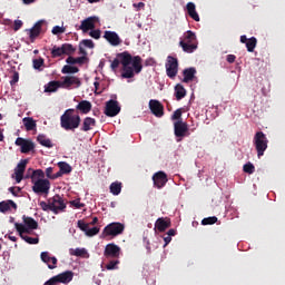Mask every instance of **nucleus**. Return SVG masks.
Here are the masks:
<instances>
[{
    "label": "nucleus",
    "instance_id": "a878e982",
    "mask_svg": "<svg viewBox=\"0 0 285 285\" xmlns=\"http://www.w3.org/2000/svg\"><path fill=\"white\" fill-rule=\"evenodd\" d=\"M195 75H197V69H195V67L184 69L183 71L184 83H190V81L195 79Z\"/></svg>",
    "mask_w": 285,
    "mask_h": 285
},
{
    "label": "nucleus",
    "instance_id": "de8ad7c7",
    "mask_svg": "<svg viewBox=\"0 0 285 285\" xmlns=\"http://www.w3.org/2000/svg\"><path fill=\"white\" fill-rule=\"evenodd\" d=\"M181 115H183L181 108L176 109L171 116L173 121H179V119H181Z\"/></svg>",
    "mask_w": 285,
    "mask_h": 285
},
{
    "label": "nucleus",
    "instance_id": "c85d7f7f",
    "mask_svg": "<svg viewBox=\"0 0 285 285\" xmlns=\"http://www.w3.org/2000/svg\"><path fill=\"white\" fill-rule=\"evenodd\" d=\"M61 88L60 80H52L45 85V92H57Z\"/></svg>",
    "mask_w": 285,
    "mask_h": 285
},
{
    "label": "nucleus",
    "instance_id": "bb28decb",
    "mask_svg": "<svg viewBox=\"0 0 285 285\" xmlns=\"http://www.w3.org/2000/svg\"><path fill=\"white\" fill-rule=\"evenodd\" d=\"M187 13L194 21H199V13H197V8L194 2H188L186 4Z\"/></svg>",
    "mask_w": 285,
    "mask_h": 285
},
{
    "label": "nucleus",
    "instance_id": "20e7f679",
    "mask_svg": "<svg viewBox=\"0 0 285 285\" xmlns=\"http://www.w3.org/2000/svg\"><path fill=\"white\" fill-rule=\"evenodd\" d=\"M253 145L255 146L258 159L264 157V154L268 150V138L266 134H264V131H257L254 135Z\"/></svg>",
    "mask_w": 285,
    "mask_h": 285
},
{
    "label": "nucleus",
    "instance_id": "473e14b6",
    "mask_svg": "<svg viewBox=\"0 0 285 285\" xmlns=\"http://www.w3.org/2000/svg\"><path fill=\"white\" fill-rule=\"evenodd\" d=\"M175 97L177 101H181L186 97V89L179 83L175 87Z\"/></svg>",
    "mask_w": 285,
    "mask_h": 285
},
{
    "label": "nucleus",
    "instance_id": "bf43d9fd",
    "mask_svg": "<svg viewBox=\"0 0 285 285\" xmlns=\"http://www.w3.org/2000/svg\"><path fill=\"white\" fill-rule=\"evenodd\" d=\"M164 242H165L164 248H166V246H168V245L170 244V242H173V237H171V236H168V234H166V235L164 236Z\"/></svg>",
    "mask_w": 285,
    "mask_h": 285
},
{
    "label": "nucleus",
    "instance_id": "7c9ffc66",
    "mask_svg": "<svg viewBox=\"0 0 285 285\" xmlns=\"http://www.w3.org/2000/svg\"><path fill=\"white\" fill-rule=\"evenodd\" d=\"M10 208H13L14 210H17V203H14L13 200H7V202L0 203V213H8Z\"/></svg>",
    "mask_w": 285,
    "mask_h": 285
},
{
    "label": "nucleus",
    "instance_id": "79ce46f5",
    "mask_svg": "<svg viewBox=\"0 0 285 285\" xmlns=\"http://www.w3.org/2000/svg\"><path fill=\"white\" fill-rule=\"evenodd\" d=\"M63 48L62 47H57L53 46V48L51 49V57L52 59H57V57H63Z\"/></svg>",
    "mask_w": 285,
    "mask_h": 285
},
{
    "label": "nucleus",
    "instance_id": "4c0bfd02",
    "mask_svg": "<svg viewBox=\"0 0 285 285\" xmlns=\"http://www.w3.org/2000/svg\"><path fill=\"white\" fill-rule=\"evenodd\" d=\"M31 150H35V142H32L31 140L24 141V145H22L21 147V153L23 155H28V153H30Z\"/></svg>",
    "mask_w": 285,
    "mask_h": 285
},
{
    "label": "nucleus",
    "instance_id": "f3484780",
    "mask_svg": "<svg viewBox=\"0 0 285 285\" xmlns=\"http://www.w3.org/2000/svg\"><path fill=\"white\" fill-rule=\"evenodd\" d=\"M26 166H28V160L22 159L14 168V175H12V177L16 179L17 184H21V181L23 180Z\"/></svg>",
    "mask_w": 285,
    "mask_h": 285
},
{
    "label": "nucleus",
    "instance_id": "9d476101",
    "mask_svg": "<svg viewBox=\"0 0 285 285\" xmlns=\"http://www.w3.org/2000/svg\"><path fill=\"white\" fill-rule=\"evenodd\" d=\"M121 255V247L115 243H109L106 245L104 250V257L107 259H119Z\"/></svg>",
    "mask_w": 285,
    "mask_h": 285
},
{
    "label": "nucleus",
    "instance_id": "393cba45",
    "mask_svg": "<svg viewBox=\"0 0 285 285\" xmlns=\"http://www.w3.org/2000/svg\"><path fill=\"white\" fill-rule=\"evenodd\" d=\"M76 110L81 115H88L92 110V102L88 100H81L77 106Z\"/></svg>",
    "mask_w": 285,
    "mask_h": 285
},
{
    "label": "nucleus",
    "instance_id": "774afa93",
    "mask_svg": "<svg viewBox=\"0 0 285 285\" xmlns=\"http://www.w3.org/2000/svg\"><path fill=\"white\" fill-rule=\"evenodd\" d=\"M176 235H177V230H175V229H169L167 232V236H169V237H175Z\"/></svg>",
    "mask_w": 285,
    "mask_h": 285
},
{
    "label": "nucleus",
    "instance_id": "c03bdc74",
    "mask_svg": "<svg viewBox=\"0 0 285 285\" xmlns=\"http://www.w3.org/2000/svg\"><path fill=\"white\" fill-rule=\"evenodd\" d=\"M203 226H210L213 224H217V217L216 216H212V217H207L204 218L202 220Z\"/></svg>",
    "mask_w": 285,
    "mask_h": 285
},
{
    "label": "nucleus",
    "instance_id": "ea45409f",
    "mask_svg": "<svg viewBox=\"0 0 285 285\" xmlns=\"http://www.w3.org/2000/svg\"><path fill=\"white\" fill-rule=\"evenodd\" d=\"M69 253L75 257H86V255H88V250H86V248H76V249L71 248Z\"/></svg>",
    "mask_w": 285,
    "mask_h": 285
},
{
    "label": "nucleus",
    "instance_id": "72a5a7b5",
    "mask_svg": "<svg viewBox=\"0 0 285 285\" xmlns=\"http://www.w3.org/2000/svg\"><path fill=\"white\" fill-rule=\"evenodd\" d=\"M58 167L63 175H70L72 173V167L66 161L58 163Z\"/></svg>",
    "mask_w": 285,
    "mask_h": 285
},
{
    "label": "nucleus",
    "instance_id": "0e129e2a",
    "mask_svg": "<svg viewBox=\"0 0 285 285\" xmlns=\"http://www.w3.org/2000/svg\"><path fill=\"white\" fill-rule=\"evenodd\" d=\"M236 59H237V57L235 55H228L227 56V62L228 63H235Z\"/></svg>",
    "mask_w": 285,
    "mask_h": 285
},
{
    "label": "nucleus",
    "instance_id": "8fccbe9b",
    "mask_svg": "<svg viewBox=\"0 0 285 285\" xmlns=\"http://www.w3.org/2000/svg\"><path fill=\"white\" fill-rule=\"evenodd\" d=\"M89 36L92 37V39H101V30L99 29H91V31L89 32Z\"/></svg>",
    "mask_w": 285,
    "mask_h": 285
},
{
    "label": "nucleus",
    "instance_id": "603ef678",
    "mask_svg": "<svg viewBox=\"0 0 285 285\" xmlns=\"http://www.w3.org/2000/svg\"><path fill=\"white\" fill-rule=\"evenodd\" d=\"M16 83H19V72L13 71V75L10 80V86H14Z\"/></svg>",
    "mask_w": 285,
    "mask_h": 285
},
{
    "label": "nucleus",
    "instance_id": "f03ea898",
    "mask_svg": "<svg viewBox=\"0 0 285 285\" xmlns=\"http://www.w3.org/2000/svg\"><path fill=\"white\" fill-rule=\"evenodd\" d=\"M60 126L63 130L75 132L81 126V116L77 114L76 109H67L60 117Z\"/></svg>",
    "mask_w": 285,
    "mask_h": 285
},
{
    "label": "nucleus",
    "instance_id": "c756f323",
    "mask_svg": "<svg viewBox=\"0 0 285 285\" xmlns=\"http://www.w3.org/2000/svg\"><path fill=\"white\" fill-rule=\"evenodd\" d=\"M37 141L40 144V146H43L45 148L55 147V144H52V140L50 138H47L46 135L43 134L38 135Z\"/></svg>",
    "mask_w": 285,
    "mask_h": 285
},
{
    "label": "nucleus",
    "instance_id": "b1692460",
    "mask_svg": "<svg viewBox=\"0 0 285 285\" xmlns=\"http://www.w3.org/2000/svg\"><path fill=\"white\" fill-rule=\"evenodd\" d=\"M95 126H97V120L95 118H91V117H86L82 120V125L80 127V130L82 132H89V130H92L95 128Z\"/></svg>",
    "mask_w": 285,
    "mask_h": 285
},
{
    "label": "nucleus",
    "instance_id": "a211bd4d",
    "mask_svg": "<svg viewBox=\"0 0 285 285\" xmlns=\"http://www.w3.org/2000/svg\"><path fill=\"white\" fill-rule=\"evenodd\" d=\"M153 181L156 188H164L168 184V175L164 171H157L153 176Z\"/></svg>",
    "mask_w": 285,
    "mask_h": 285
},
{
    "label": "nucleus",
    "instance_id": "6e6d98bb",
    "mask_svg": "<svg viewBox=\"0 0 285 285\" xmlns=\"http://www.w3.org/2000/svg\"><path fill=\"white\" fill-rule=\"evenodd\" d=\"M57 284H60L59 283V277L57 275L51 277L49 281L46 282V285H57Z\"/></svg>",
    "mask_w": 285,
    "mask_h": 285
},
{
    "label": "nucleus",
    "instance_id": "a19ab883",
    "mask_svg": "<svg viewBox=\"0 0 285 285\" xmlns=\"http://www.w3.org/2000/svg\"><path fill=\"white\" fill-rule=\"evenodd\" d=\"M62 52H63V55H68V56H70V55H75V52H76V50H77V48H75L72 45H70V43H63L62 46Z\"/></svg>",
    "mask_w": 285,
    "mask_h": 285
},
{
    "label": "nucleus",
    "instance_id": "a18cd8bd",
    "mask_svg": "<svg viewBox=\"0 0 285 285\" xmlns=\"http://www.w3.org/2000/svg\"><path fill=\"white\" fill-rule=\"evenodd\" d=\"M243 170L244 173H247V175H253V173H255V165L247 163L244 165Z\"/></svg>",
    "mask_w": 285,
    "mask_h": 285
},
{
    "label": "nucleus",
    "instance_id": "49530a36",
    "mask_svg": "<svg viewBox=\"0 0 285 285\" xmlns=\"http://www.w3.org/2000/svg\"><path fill=\"white\" fill-rule=\"evenodd\" d=\"M70 206H73V208H78L81 209L83 208V206H86V204L81 203V199H75L70 202Z\"/></svg>",
    "mask_w": 285,
    "mask_h": 285
},
{
    "label": "nucleus",
    "instance_id": "338daca9",
    "mask_svg": "<svg viewBox=\"0 0 285 285\" xmlns=\"http://www.w3.org/2000/svg\"><path fill=\"white\" fill-rule=\"evenodd\" d=\"M86 59H88L86 56H82V57H78L76 58V63H83L86 61Z\"/></svg>",
    "mask_w": 285,
    "mask_h": 285
},
{
    "label": "nucleus",
    "instance_id": "6e6552de",
    "mask_svg": "<svg viewBox=\"0 0 285 285\" xmlns=\"http://www.w3.org/2000/svg\"><path fill=\"white\" fill-rule=\"evenodd\" d=\"M81 80L75 76H62L60 80V88L70 90L71 88H80Z\"/></svg>",
    "mask_w": 285,
    "mask_h": 285
},
{
    "label": "nucleus",
    "instance_id": "f704fd0d",
    "mask_svg": "<svg viewBox=\"0 0 285 285\" xmlns=\"http://www.w3.org/2000/svg\"><path fill=\"white\" fill-rule=\"evenodd\" d=\"M247 52H255V48H257V38L252 37L246 41Z\"/></svg>",
    "mask_w": 285,
    "mask_h": 285
},
{
    "label": "nucleus",
    "instance_id": "37998d69",
    "mask_svg": "<svg viewBox=\"0 0 285 285\" xmlns=\"http://www.w3.org/2000/svg\"><path fill=\"white\" fill-rule=\"evenodd\" d=\"M109 188L111 195H119L121 193V183H112Z\"/></svg>",
    "mask_w": 285,
    "mask_h": 285
},
{
    "label": "nucleus",
    "instance_id": "5701e85b",
    "mask_svg": "<svg viewBox=\"0 0 285 285\" xmlns=\"http://www.w3.org/2000/svg\"><path fill=\"white\" fill-rule=\"evenodd\" d=\"M22 222V225L26 226V228H28V233H30V230H37L39 228V223H37V220H35V218L30 216L23 215Z\"/></svg>",
    "mask_w": 285,
    "mask_h": 285
},
{
    "label": "nucleus",
    "instance_id": "7ed1b4c3",
    "mask_svg": "<svg viewBox=\"0 0 285 285\" xmlns=\"http://www.w3.org/2000/svg\"><path fill=\"white\" fill-rule=\"evenodd\" d=\"M179 46L184 52L188 55L197 50V36L195 32L188 30L184 33L183 39L179 41Z\"/></svg>",
    "mask_w": 285,
    "mask_h": 285
},
{
    "label": "nucleus",
    "instance_id": "0eeeda50",
    "mask_svg": "<svg viewBox=\"0 0 285 285\" xmlns=\"http://www.w3.org/2000/svg\"><path fill=\"white\" fill-rule=\"evenodd\" d=\"M31 184L33 185L32 190L36 195H48L50 193V180L48 179L33 180Z\"/></svg>",
    "mask_w": 285,
    "mask_h": 285
},
{
    "label": "nucleus",
    "instance_id": "4468645a",
    "mask_svg": "<svg viewBox=\"0 0 285 285\" xmlns=\"http://www.w3.org/2000/svg\"><path fill=\"white\" fill-rule=\"evenodd\" d=\"M78 228L85 233L87 237H95V235H99V227H92L90 228V224L83 222V220H78Z\"/></svg>",
    "mask_w": 285,
    "mask_h": 285
},
{
    "label": "nucleus",
    "instance_id": "c9c22d12",
    "mask_svg": "<svg viewBox=\"0 0 285 285\" xmlns=\"http://www.w3.org/2000/svg\"><path fill=\"white\" fill-rule=\"evenodd\" d=\"M62 75H77L79 72V69L77 67L65 65L61 69Z\"/></svg>",
    "mask_w": 285,
    "mask_h": 285
},
{
    "label": "nucleus",
    "instance_id": "ddd939ff",
    "mask_svg": "<svg viewBox=\"0 0 285 285\" xmlns=\"http://www.w3.org/2000/svg\"><path fill=\"white\" fill-rule=\"evenodd\" d=\"M121 112V107H119V102L116 100H108L105 107V115L107 117H117V115Z\"/></svg>",
    "mask_w": 285,
    "mask_h": 285
},
{
    "label": "nucleus",
    "instance_id": "aec40b11",
    "mask_svg": "<svg viewBox=\"0 0 285 285\" xmlns=\"http://www.w3.org/2000/svg\"><path fill=\"white\" fill-rule=\"evenodd\" d=\"M104 39H106V41H108V43L115 48H117V46H121V38L115 31H105Z\"/></svg>",
    "mask_w": 285,
    "mask_h": 285
},
{
    "label": "nucleus",
    "instance_id": "09e8293b",
    "mask_svg": "<svg viewBox=\"0 0 285 285\" xmlns=\"http://www.w3.org/2000/svg\"><path fill=\"white\" fill-rule=\"evenodd\" d=\"M39 206H40V208H42V210H45V212H47V210H52V207H51V205H50V198L48 199V203H46V202H40L39 203Z\"/></svg>",
    "mask_w": 285,
    "mask_h": 285
},
{
    "label": "nucleus",
    "instance_id": "f257e3e1",
    "mask_svg": "<svg viewBox=\"0 0 285 285\" xmlns=\"http://www.w3.org/2000/svg\"><path fill=\"white\" fill-rule=\"evenodd\" d=\"M119 63L122 66V79H132L135 73L139 75V72L144 70L141 58L139 56L132 57V55H130L128 51H124L117 55V58H115L110 65L111 70H117L119 68Z\"/></svg>",
    "mask_w": 285,
    "mask_h": 285
},
{
    "label": "nucleus",
    "instance_id": "9b49d317",
    "mask_svg": "<svg viewBox=\"0 0 285 285\" xmlns=\"http://www.w3.org/2000/svg\"><path fill=\"white\" fill-rule=\"evenodd\" d=\"M14 228L19 234V237H21V239H23L27 244H39V237L32 238L28 235H23L24 233H30L28 232V228H26V225L21 223H14Z\"/></svg>",
    "mask_w": 285,
    "mask_h": 285
},
{
    "label": "nucleus",
    "instance_id": "5fc2aeb1",
    "mask_svg": "<svg viewBox=\"0 0 285 285\" xmlns=\"http://www.w3.org/2000/svg\"><path fill=\"white\" fill-rule=\"evenodd\" d=\"M82 46H85V48H95V42L90 39H85L81 41Z\"/></svg>",
    "mask_w": 285,
    "mask_h": 285
},
{
    "label": "nucleus",
    "instance_id": "680f3d73",
    "mask_svg": "<svg viewBox=\"0 0 285 285\" xmlns=\"http://www.w3.org/2000/svg\"><path fill=\"white\" fill-rule=\"evenodd\" d=\"M66 63H69V66H75V63H76V58L72 57V56H69V57L66 59Z\"/></svg>",
    "mask_w": 285,
    "mask_h": 285
},
{
    "label": "nucleus",
    "instance_id": "69168bd1",
    "mask_svg": "<svg viewBox=\"0 0 285 285\" xmlns=\"http://www.w3.org/2000/svg\"><path fill=\"white\" fill-rule=\"evenodd\" d=\"M63 173H61V169L58 171V173H56V174H53L52 175V177H51V179H59V177H63Z\"/></svg>",
    "mask_w": 285,
    "mask_h": 285
},
{
    "label": "nucleus",
    "instance_id": "864d4df0",
    "mask_svg": "<svg viewBox=\"0 0 285 285\" xmlns=\"http://www.w3.org/2000/svg\"><path fill=\"white\" fill-rule=\"evenodd\" d=\"M52 35H63L66 32V29L59 26H55L51 30Z\"/></svg>",
    "mask_w": 285,
    "mask_h": 285
},
{
    "label": "nucleus",
    "instance_id": "412c9836",
    "mask_svg": "<svg viewBox=\"0 0 285 285\" xmlns=\"http://www.w3.org/2000/svg\"><path fill=\"white\" fill-rule=\"evenodd\" d=\"M171 223H170V218L168 217H160L156 220L155 223V228H157V230L159 233H166L167 228H170Z\"/></svg>",
    "mask_w": 285,
    "mask_h": 285
},
{
    "label": "nucleus",
    "instance_id": "1a4fd4ad",
    "mask_svg": "<svg viewBox=\"0 0 285 285\" xmlns=\"http://www.w3.org/2000/svg\"><path fill=\"white\" fill-rule=\"evenodd\" d=\"M49 202L51 205V213H55V215H59V213H63V210H66V202H63V197L59 194L49 198Z\"/></svg>",
    "mask_w": 285,
    "mask_h": 285
},
{
    "label": "nucleus",
    "instance_id": "4be33fe9",
    "mask_svg": "<svg viewBox=\"0 0 285 285\" xmlns=\"http://www.w3.org/2000/svg\"><path fill=\"white\" fill-rule=\"evenodd\" d=\"M96 22H97V17H89L81 21L79 30H82V32H88L89 30H95Z\"/></svg>",
    "mask_w": 285,
    "mask_h": 285
},
{
    "label": "nucleus",
    "instance_id": "6ab92c4d",
    "mask_svg": "<svg viewBox=\"0 0 285 285\" xmlns=\"http://www.w3.org/2000/svg\"><path fill=\"white\" fill-rule=\"evenodd\" d=\"M40 259L43 262V264H47L50 271H55V268H57V257H51L49 252H42L40 254Z\"/></svg>",
    "mask_w": 285,
    "mask_h": 285
},
{
    "label": "nucleus",
    "instance_id": "cd10ccee",
    "mask_svg": "<svg viewBox=\"0 0 285 285\" xmlns=\"http://www.w3.org/2000/svg\"><path fill=\"white\" fill-rule=\"evenodd\" d=\"M57 277L60 284H70V281L72 279V277H75V274L70 271H67L58 274Z\"/></svg>",
    "mask_w": 285,
    "mask_h": 285
},
{
    "label": "nucleus",
    "instance_id": "4d7b16f0",
    "mask_svg": "<svg viewBox=\"0 0 285 285\" xmlns=\"http://www.w3.org/2000/svg\"><path fill=\"white\" fill-rule=\"evenodd\" d=\"M23 26V21L16 20L13 23V30L17 32V30H21V27Z\"/></svg>",
    "mask_w": 285,
    "mask_h": 285
},
{
    "label": "nucleus",
    "instance_id": "423d86ee",
    "mask_svg": "<svg viewBox=\"0 0 285 285\" xmlns=\"http://www.w3.org/2000/svg\"><path fill=\"white\" fill-rule=\"evenodd\" d=\"M126 226L121 223H111L108 224L102 230V237H117L121 235Z\"/></svg>",
    "mask_w": 285,
    "mask_h": 285
},
{
    "label": "nucleus",
    "instance_id": "e433bc0d",
    "mask_svg": "<svg viewBox=\"0 0 285 285\" xmlns=\"http://www.w3.org/2000/svg\"><path fill=\"white\" fill-rule=\"evenodd\" d=\"M30 177H31V183L37 181L39 179H43L46 177V173H43L42 169H36V170H32V174Z\"/></svg>",
    "mask_w": 285,
    "mask_h": 285
},
{
    "label": "nucleus",
    "instance_id": "dca6fc26",
    "mask_svg": "<svg viewBox=\"0 0 285 285\" xmlns=\"http://www.w3.org/2000/svg\"><path fill=\"white\" fill-rule=\"evenodd\" d=\"M188 132V124L183 120H177L174 122V135L175 137L183 139V137Z\"/></svg>",
    "mask_w": 285,
    "mask_h": 285
},
{
    "label": "nucleus",
    "instance_id": "2eb2a0df",
    "mask_svg": "<svg viewBox=\"0 0 285 285\" xmlns=\"http://www.w3.org/2000/svg\"><path fill=\"white\" fill-rule=\"evenodd\" d=\"M149 110L151 111V115H154L155 117H164V105L159 100H149Z\"/></svg>",
    "mask_w": 285,
    "mask_h": 285
},
{
    "label": "nucleus",
    "instance_id": "052dcab7",
    "mask_svg": "<svg viewBox=\"0 0 285 285\" xmlns=\"http://www.w3.org/2000/svg\"><path fill=\"white\" fill-rule=\"evenodd\" d=\"M28 140L19 137L16 139V146H20L21 148L23 147V145L27 142Z\"/></svg>",
    "mask_w": 285,
    "mask_h": 285
},
{
    "label": "nucleus",
    "instance_id": "39448f33",
    "mask_svg": "<svg viewBox=\"0 0 285 285\" xmlns=\"http://www.w3.org/2000/svg\"><path fill=\"white\" fill-rule=\"evenodd\" d=\"M165 68L167 77H169V79H175L177 77V72H179V60L176 57L168 56Z\"/></svg>",
    "mask_w": 285,
    "mask_h": 285
},
{
    "label": "nucleus",
    "instance_id": "13d9d810",
    "mask_svg": "<svg viewBox=\"0 0 285 285\" xmlns=\"http://www.w3.org/2000/svg\"><path fill=\"white\" fill-rule=\"evenodd\" d=\"M9 191H10L14 197H17V194H18V193H21V188H20V187H10V188H9Z\"/></svg>",
    "mask_w": 285,
    "mask_h": 285
},
{
    "label": "nucleus",
    "instance_id": "2f4dec72",
    "mask_svg": "<svg viewBox=\"0 0 285 285\" xmlns=\"http://www.w3.org/2000/svg\"><path fill=\"white\" fill-rule=\"evenodd\" d=\"M22 121L27 131L35 130V128H37V121L31 117H26Z\"/></svg>",
    "mask_w": 285,
    "mask_h": 285
},
{
    "label": "nucleus",
    "instance_id": "58836bf2",
    "mask_svg": "<svg viewBox=\"0 0 285 285\" xmlns=\"http://www.w3.org/2000/svg\"><path fill=\"white\" fill-rule=\"evenodd\" d=\"M119 258H112L109 263L105 266L107 271H117L119 268Z\"/></svg>",
    "mask_w": 285,
    "mask_h": 285
},
{
    "label": "nucleus",
    "instance_id": "3c124183",
    "mask_svg": "<svg viewBox=\"0 0 285 285\" xmlns=\"http://www.w3.org/2000/svg\"><path fill=\"white\" fill-rule=\"evenodd\" d=\"M35 70H39L43 66V58L33 59L32 61Z\"/></svg>",
    "mask_w": 285,
    "mask_h": 285
},
{
    "label": "nucleus",
    "instance_id": "e2e57ef3",
    "mask_svg": "<svg viewBox=\"0 0 285 285\" xmlns=\"http://www.w3.org/2000/svg\"><path fill=\"white\" fill-rule=\"evenodd\" d=\"M52 170H53V168L52 167H48L47 169H46V177H48V179H52Z\"/></svg>",
    "mask_w": 285,
    "mask_h": 285
},
{
    "label": "nucleus",
    "instance_id": "f8f14e48",
    "mask_svg": "<svg viewBox=\"0 0 285 285\" xmlns=\"http://www.w3.org/2000/svg\"><path fill=\"white\" fill-rule=\"evenodd\" d=\"M43 23H46V21L39 20L33 24V27L31 29L26 30L31 43H35V41H37V38L39 37V35H41V32H42L41 28L43 27Z\"/></svg>",
    "mask_w": 285,
    "mask_h": 285
}]
</instances>
